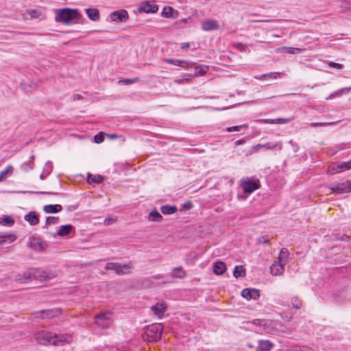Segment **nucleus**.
I'll use <instances>...</instances> for the list:
<instances>
[{"mask_svg": "<svg viewBox=\"0 0 351 351\" xmlns=\"http://www.w3.org/2000/svg\"><path fill=\"white\" fill-rule=\"evenodd\" d=\"M35 340L41 345L51 344L55 346H62L71 341L72 337L67 334H53L45 330L38 331L34 334Z\"/></svg>", "mask_w": 351, "mask_h": 351, "instance_id": "nucleus-1", "label": "nucleus"}, {"mask_svg": "<svg viewBox=\"0 0 351 351\" xmlns=\"http://www.w3.org/2000/svg\"><path fill=\"white\" fill-rule=\"evenodd\" d=\"M82 15L75 9L63 8L58 10L56 14V21L64 24L70 23L74 20H79Z\"/></svg>", "mask_w": 351, "mask_h": 351, "instance_id": "nucleus-2", "label": "nucleus"}, {"mask_svg": "<svg viewBox=\"0 0 351 351\" xmlns=\"http://www.w3.org/2000/svg\"><path fill=\"white\" fill-rule=\"evenodd\" d=\"M163 326L160 323L153 324L147 326L143 338L149 342H154L158 341L162 334Z\"/></svg>", "mask_w": 351, "mask_h": 351, "instance_id": "nucleus-3", "label": "nucleus"}, {"mask_svg": "<svg viewBox=\"0 0 351 351\" xmlns=\"http://www.w3.org/2000/svg\"><path fill=\"white\" fill-rule=\"evenodd\" d=\"M33 280L43 282H48L57 276V273L51 270H43L40 269H32Z\"/></svg>", "mask_w": 351, "mask_h": 351, "instance_id": "nucleus-4", "label": "nucleus"}, {"mask_svg": "<svg viewBox=\"0 0 351 351\" xmlns=\"http://www.w3.org/2000/svg\"><path fill=\"white\" fill-rule=\"evenodd\" d=\"M95 324L101 328H108L113 322L112 313H101L95 317Z\"/></svg>", "mask_w": 351, "mask_h": 351, "instance_id": "nucleus-5", "label": "nucleus"}, {"mask_svg": "<svg viewBox=\"0 0 351 351\" xmlns=\"http://www.w3.org/2000/svg\"><path fill=\"white\" fill-rule=\"evenodd\" d=\"M258 181H254L250 178H246L241 180V186L245 193H252L259 187Z\"/></svg>", "mask_w": 351, "mask_h": 351, "instance_id": "nucleus-6", "label": "nucleus"}, {"mask_svg": "<svg viewBox=\"0 0 351 351\" xmlns=\"http://www.w3.org/2000/svg\"><path fill=\"white\" fill-rule=\"evenodd\" d=\"M330 189L337 194H343L351 191V182L346 180L343 182L332 184Z\"/></svg>", "mask_w": 351, "mask_h": 351, "instance_id": "nucleus-7", "label": "nucleus"}, {"mask_svg": "<svg viewBox=\"0 0 351 351\" xmlns=\"http://www.w3.org/2000/svg\"><path fill=\"white\" fill-rule=\"evenodd\" d=\"M131 267L129 265H122L118 263H108L105 266L106 270H113L118 274H124L128 271Z\"/></svg>", "mask_w": 351, "mask_h": 351, "instance_id": "nucleus-8", "label": "nucleus"}, {"mask_svg": "<svg viewBox=\"0 0 351 351\" xmlns=\"http://www.w3.org/2000/svg\"><path fill=\"white\" fill-rule=\"evenodd\" d=\"M32 280V269L24 271L23 274H18L14 277V281L21 284H25Z\"/></svg>", "mask_w": 351, "mask_h": 351, "instance_id": "nucleus-9", "label": "nucleus"}, {"mask_svg": "<svg viewBox=\"0 0 351 351\" xmlns=\"http://www.w3.org/2000/svg\"><path fill=\"white\" fill-rule=\"evenodd\" d=\"M158 7L155 3H152L148 1H143L138 7V10L140 12L145 13H155L158 11Z\"/></svg>", "mask_w": 351, "mask_h": 351, "instance_id": "nucleus-10", "label": "nucleus"}, {"mask_svg": "<svg viewBox=\"0 0 351 351\" xmlns=\"http://www.w3.org/2000/svg\"><path fill=\"white\" fill-rule=\"evenodd\" d=\"M128 13L125 10L114 11L110 14V19L114 22H123L128 19Z\"/></svg>", "mask_w": 351, "mask_h": 351, "instance_id": "nucleus-11", "label": "nucleus"}, {"mask_svg": "<svg viewBox=\"0 0 351 351\" xmlns=\"http://www.w3.org/2000/svg\"><path fill=\"white\" fill-rule=\"evenodd\" d=\"M241 295L247 300H256L259 298L260 293L258 289L247 288L241 291Z\"/></svg>", "mask_w": 351, "mask_h": 351, "instance_id": "nucleus-12", "label": "nucleus"}, {"mask_svg": "<svg viewBox=\"0 0 351 351\" xmlns=\"http://www.w3.org/2000/svg\"><path fill=\"white\" fill-rule=\"evenodd\" d=\"M286 263L280 262L279 261H275L270 267L271 273L272 275L278 276L283 274L285 271V265Z\"/></svg>", "mask_w": 351, "mask_h": 351, "instance_id": "nucleus-13", "label": "nucleus"}, {"mask_svg": "<svg viewBox=\"0 0 351 351\" xmlns=\"http://www.w3.org/2000/svg\"><path fill=\"white\" fill-rule=\"evenodd\" d=\"M167 308V304L164 302H158L152 306V311L159 318H161Z\"/></svg>", "mask_w": 351, "mask_h": 351, "instance_id": "nucleus-14", "label": "nucleus"}, {"mask_svg": "<svg viewBox=\"0 0 351 351\" xmlns=\"http://www.w3.org/2000/svg\"><path fill=\"white\" fill-rule=\"evenodd\" d=\"M189 68H193L195 69V76H202L207 73L208 71V66L204 64L196 65L195 63L189 62Z\"/></svg>", "mask_w": 351, "mask_h": 351, "instance_id": "nucleus-15", "label": "nucleus"}, {"mask_svg": "<svg viewBox=\"0 0 351 351\" xmlns=\"http://www.w3.org/2000/svg\"><path fill=\"white\" fill-rule=\"evenodd\" d=\"M202 28L204 31L215 30L219 28V25L215 20H208L202 23Z\"/></svg>", "mask_w": 351, "mask_h": 351, "instance_id": "nucleus-16", "label": "nucleus"}, {"mask_svg": "<svg viewBox=\"0 0 351 351\" xmlns=\"http://www.w3.org/2000/svg\"><path fill=\"white\" fill-rule=\"evenodd\" d=\"M351 168V160L348 162H343L339 164H334L329 167V171H335L339 172L342 170H347Z\"/></svg>", "mask_w": 351, "mask_h": 351, "instance_id": "nucleus-17", "label": "nucleus"}, {"mask_svg": "<svg viewBox=\"0 0 351 351\" xmlns=\"http://www.w3.org/2000/svg\"><path fill=\"white\" fill-rule=\"evenodd\" d=\"M163 61L168 64H173L176 66H179L182 68H185L186 69H189V66L190 64L189 62H187L185 60H178V59H173V58H166V59H164Z\"/></svg>", "mask_w": 351, "mask_h": 351, "instance_id": "nucleus-18", "label": "nucleus"}, {"mask_svg": "<svg viewBox=\"0 0 351 351\" xmlns=\"http://www.w3.org/2000/svg\"><path fill=\"white\" fill-rule=\"evenodd\" d=\"M46 246V243L38 238L32 237L29 242V247L43 250Z\"/></svg>", "mask_w": 351, "mask_h": 351, "instance_id": "nucleus-19", "label": "nucleus"}, {"mask_svg": "<svg viewBox=\"0 0 351 351\" xmlns=\"http://www.w3.org/2000/svg\"><path fill=\"white\" fill-rule=\"evenodd\" d=\"M14 171V167L12 165H8L5 169L0 172V182L5 180V179L10 177Z\"/></svg>", "mask_w": 351, "mask_h": 351, "instance_id": "nucleus-20", "label": "nucleus"}, {"mask_svg": "<svg viewBox=\"0 0 351 351\" xmlns=\"http://www.w3.org/2000/svg\"><path fill=\"white\" fill-rule=\"evenodd\" d=\"M273 347V344L268 340H261L258 341V346L256 351H269Z\"/></svg>", "mask_w": 351, "mask_h": 351, "instance_id": "nucleus-21", "label": "nucleus"}, {"mask_svg": "<svg viewBox=\"0 0 351 351\" xmlns=\"http://www.w3.org/2000/svg\"><path fill=\"white\" fill-rule=\"evenodd\" d=\"M62 209V208L60 204H54V205L49 204V205L45 206L43 208V210L46 213H56L61 211Z\"/></svg>", "mask_w": 351, "mask_h": 351, "instance_id": "nucleus-22", "label": "nucleus"}, {"mask_svg": "<svg viewBox=\"0 0 351 351\" xmlns=\"http://www.w3.org/2000/svg\"><path fill=\"white\" fill-rule=\"evenodd\" d=\"M86 13L88 17L93 21H96L99 19V12L96 8L86 9Z\"/></svg>", "mask_w": 351, "mask_h": 351, "instance_id": "nucleus-23", "label": "nucleus"}, {"mask_svg": "<svg viewBox=\"0 0 351 351\" xmlns=\"http://www.w3.org/2000/svg\"><path fill=\"white\" fill-rule=\"evenodd\" d=\"M25 219L29 222L32 226H34L38 223L39 219L35 212H30L25 216Z\"/></svg>", "mask_w": 351, "mask_h": 351, "instance_id": "nucleus-24", "label": "nucleus"}, {"mask_svg": "<svg viewBox=\"0 0 351 351\" xmlns=\"http://www.w3.org/2000/svg\"><path fill=\"white\" fill-rule=\"evenodd\" d=\"M226 269V266L223 262H217L213 266V271L217 275H221Z\"/></svg>", "mask_w": 351, "mask_h": 351, "instance_id": "nucleus-25", "label": "nucleus"}, {"mask_svg": "<svg viewBox=\"0 0 351 351\" xmlns=\"http://www.w3.org/2000/svg\"><path fill=\"white\" fill-rule=\"evenodd\" d=\"M73 227L71 225H64L60 227L59 230L54 235L66 236L69 234Z\"/></svg>", "mask_w": 351, "mask_h": 351, "instance_id": "nucleus-26", "label": "nucleus"}, {"mask_svg": "<svg viewBox=\"0 0 351 351\" xmlns=\"http://www.w3.org/2000/svg\"><path fill=\"white\" fill-rule=\"evenodd\" d=\"M0 224L4 226L11 227L14 224V220L8 215H4L0 218Z\"/></svg>", "mask_w": 351, "mask_h": 351, "instance_id": "nucleus-27", "label": "nucleus"}, {"mask_svg": "<svg viewBox=\"0 0 351 351\" xmlns=\"http://www.w3.org/2000/svg\"><path fill=\"white\" fill-rule=\"evenodd\" d=\"M280 73L271 72L269 73L256 75L254 77L257 80H267V79H277L279 77Z\"/></svg>", "mask_w": 351, "mask_h": 351, "instance_id": "nucleus-28", "label": "nucleus"}, {"mask_svg": "<svg viewBox=\"0 0 351 351\" xmlns=\"http://www.w3.org/2000/svg\"><path fill=\"white\" fill-rule=\"evenodd\" d=\"M17 237L14 233L10 234H5L0 236V239L1 241V243H10L13 241H14L16 239Z\"/></svg>", "mask_w": 351, "mask_h": 351, "instance_id": "nucleus-29", "label": "nucleus"}, {"mask_svg": "<svg viewBox=\"0 0 351 351\" xmlns=\"http://www.w3.org/2000/svg\"><path fill=\"white\" fill-rule=\"evenodd\" d=\"M160 210L163 215H171L175 213L178 208L176 206L165 205L160 208Z\"/></svg>", "mask_w": 351, "mask_h": 351, "instance_id": "nucleus-30", "label": "nucleus"}, {"mask_svg": "<svg viewBox=\"0 0 351 351\" xmlns=\"http://www.w3.org/2000/svg\"><path fill=\"white\" fill-rule=\"evenodd\" d=\"M104 180V178L99 174L93 175L91 173H88V182L89 183H96L99 184Z\"/></svg>", "mask_w": 351, "mask_h": 351, "instance_id": "nucleus-31", "label": "nucleus"}, {"mask_svg": "<svg viewBox=\"0 0 351 351\" xmlns=\"http://www.w3.org/2000/svg\"><path fill=\"white\" fill-rule=\"evenodd\" d=\"M351 90V88H341L332 94H330L328 97H326V99H331L336 97H339L342 95L344 93H348Z\"/></svg>", "mask_w": 351, "mask_h": 351, "instance_id": "nucleus-32", "label": "nucleus"}, {"mask_svg": "<svg viewBox=\"0 0 351 351\" xmlns=\"http://www.w3.org/2000/svg\"><path fill=\"white\" fill-rule=\"evenodd\" d=\"M288 255H289V251L287 248L283 247L281 249L280 252L278 256V261L280 262H282L284 263H286L288 262Z\"/></svg>", "mask_w": 351, "mask_h": 351, "instance_id": "nucleus-33", "label": "nucleus"}, {"mask_svg": "<svg viewBox=\"0 0 351 351\" xmlns=\"http://www.w3.org/2000/svg\"><path fill=\"white\" fill-rule=\"evenodd\" d=\"M278 51L280 52H285L289 53H295L297 52H300L302 51L300 48L290 47H282L278 49Z\"/></svg>", "mask_w": 351, "mask_h": 351, "instance_id": "nucleus-34", "label": "nucleus"}, {"mask_svg": "<svg viewBox=\"0 0 351 351\" xmlns=\"http://www.w3.org/2000/svg\"><path fill=\"white\" fill-rule=\"evenodd\" d=\"M184 276L185 272L181 267H176L173 270L172 276L173 278H182L184 277Z\"/></svg>", "mask_w": 351, "mask_h": 351, "instance_id": "nucleus-35", "label": "nucleus"}, {"mask_svg": "<svg viewBox=\"0 0 351 351\" xmlns=\"http://www.w3.org/2000/svg\"><path fill=\"white\" fill-rule=\"evenodd\" d=\"M234 276L236 278L245 276V269L243 266H236L233 272Z\"/></svg>", "mask_w": 351, "mask_h": 351, "instance_id": "nucleus-36", "label": "nucleus"}, {"mask_svg": "<svg viewBox=\"0 0 351 351\" xmlns=\"http://www.w3.org/2000/svg\"><path fill=\"white\" fill-rule=\"evenodd\" d=\"M289 120H290L289 119H282V118H278L276 119H263L261 121L265 123H284L288 122Z\"/></svg>", "mask_w": 351, "mask_h": 351, "instance_id": "nucleus-37", "label": "nucleus"}, {"mask_svg": "<svg viewBox=\"0 0 351 351\" xmlns=\"http://www.w3.org/2000/svg\"><path fill=\"white\" fill-rule=\"evenodd\" d=\"M149 217H152V221H158L162 219V215L156 210H154L149 213Z\"/></svg>", "mask_w": 351, "mask_h": 351, "instance_id": "nucleus-38", "label": "nucleus"}, {"mask_svg": "<svg viewBox=\"0 0 351 351\" xmlns=\"http://www.w3.org/2000/svg\"><path fill=\"white\" fill-rule=\"evenodd\" d=\"M173 12H174V10L171 7L168 6V7H165L163 8L162 14L165 17L169 18V17L172 16Z\"/></svg>", "mask_w": 351, "mask_h": 351, "instance_id": "nucleus-39", "label": "nucleus"}, {"mask_svg": "<svg viewBox=\"0 0 351 351\" xmlns=\"http://www.w3.org/2000/svg\"><path fill=\"white\" fill-rule=\"evenodd\" d=\"M291 304L293 308L299 309L302 306V301L297 297H293L291 299Z\"/></svg>", "mask_w": 351, "mask_h": 351, "instance_id": "nucleus-40", "label": "nucleus"}, {"mask_svg": "<svg viewBox=\"0 0 351 351\" xmlns=\"http://www.w3.org/2000/svg\"><path fill=\"white\" fill-rule=\"evenodd\" d=\"M337 122H313L311 123L312 127H318V126H326L330 125H335Z\"/></svg>", "mask_w": 351, "mask_h": 351, "instance_id": "nucleus-41", "label": "nucleus"}, {"mask_svg": "<svg viewBox=\"0 0 351 351\" xmlns=\"http://www.w3.org/2000/svg\"><path fill=\"white\" fill-rule=\"evenodd\" d=\"M52 169L53 167L51 162H47L45 165L43 172L44 173H46V176H48L52 171Z\"/></svg>", "mask_w": 351, "mask_h": 351, "instance_id": "nucleus-42", "label": "nucleus"}, {"mask_svg": "<svg viewBox=\"0 0 351 351\" xmlns=\"http://www.w3.org/2000/svg\"><path fill=\"white\" fill-rule=\"evenodd\" d=\"M59 219L56 217H48L46 219V225L56 224L58 223Z\"/></svg>", "mask_w": 351, "mask_h": 351, "instance_id": "nucleus-43", "label": "nucleus"}, {"mask_svg": "<svg viewBox=\"0 0 351 351\" xmlns=\"http://www.w3.org/2000/svg\"><path fill=\"white\" fill-rule=\"evenodd\" d=\"M104 133L101 132L96 134L94 137L95 142L97 143H101L104 141Z\"/></svg>", "mask_w": 351, "mask_h": 351, "instance_id": "nucleus-44", "label": "nucleus"}, {"mask_svg": "<svg viewBox=\"0 0 351 351\" xmlns=\"http://www.w3.org/2000/svg\"><path fill=\"white\" fill-rule=\"evenodd\" d=\"M138 80H139V79L138 77H135V78H133V79H123V80H119V84L124 83V84H133V83L138 82Z\"/></svg>", "mask_w": 351, "mask_h": 351, "instance_id": "nucleus-45", "label": "nucleus"}, {"mask_svg": "<svg viewBox=\"0 0 351 351\" xmlns=\"http://www.w3.org/2000/svg\"><path fill=\"white\" fill-rule=\"evenodd\" d=\"M341 7L346 10H351V1H343L341 2Z\"/></svg>", "mask_w": 351, "mask_h": 351, "instance_id": "nucleus-46", "label": "nucleus"}, {"mask_svg": "<svg viewBox=\"0 0 351 351\" xmlns=\"http://www.w3.org/2000/svg\"><path fill=\"white\" fill-rule=\"evenodd\" d=\"M43 317V318H50L53 317L56 315V314L53 313V311L48 310V311H42Z\"/></svg>", "mask_w": 351, "mask_h": 351, "instance_id": "nucleus-47", "label": "nucleus"}, {"mask_svg": "<svg viewBox=\"0 0 351 351\" xmlns=\"http://www.w3.org/2000/svg\"><path fill=\"white\" fill-rule=\"evenodd\" d=\"M277 143H273L271 142H268L265 144H262L263 148H265L266 149H274L277 147Z\"/></svg>", "mask_w": 351, "mask_h": 351, "instance_id": "nucleus-48", "label": "nucleus"}, {"mask_svg": "<svg viewBox=\"0 0 351 351\" xmlns=\"http://www.w3.org/2000/svg\"><path fill=\"white\" fill-rule=\"evenodd\" d=\"M193 206V203L191 202V201H186V202H184L182 205V210H189L190 209H191Z\"/></svg>", "mask_w": 351, "mask_h": 351, "instance_id": "nucleus-49", "label": "nucleus"}, {"mask_svg": "<svg viewBox=\"0 0 351 351\" xmlns=\"http://www.w3.org/2000/svg\"><path fill=\"white\" fill-rule=\"evenodd\" d=\"M289 351H313V350L308 347L302 346V347H300V348H298V347L292 348L291 349L289 350Z\"/></svg>", "mask_w": 351, "mask_h": 351, "instance_id": "nucleus-50", "label": "nucleus"}, {"mask_svg": "<svg viewBox=\"0 0 351 351\" xmlns=\"http://www.w3.org/2000/svg\"><path fill=\"white\" fill-rule=\"evenodd\" d=\"M246 127L245 125H238V126H233V127H230V128H227V131L228 132H235V131H240L243 128H245Z\"/></svg>", "mask_w": 351, "mask_h": 351, "instance_id": "nucleus-51", "label": "nucleus"}, {"mask_svg": "<svg viewBox=\"0 0 351 351\" xmlns=\"http://www.w3.org/2000/svg\"><path fill=\"white\" fill-rule=\"evenodd\" d=\"M22 167L24 170L32 169L34 168V162L30 160L28 162L23 165Z\"/></svg>", "mask_w": 351, "mask_h": 351, "instance_id": "nucleus-52", "label": "nucleus"}, {"mask_svg": "<svg viewBox=\"0 0 351 351\" xmlns=\"http://www.w3.org/2000/svg\"><path fill=\"white\" fill-rule=\"evenodd\" d=\"M28 14L32 18H38L40 14V13L36 10H31L28 12Z\"/></svg>", "mask_w": 351, "mask_h": 351, "instance_id": "nucleus-53", "label": "nucleus"}, {"mask_svg": "<svg viewBox=\"0 0 351 351\" xmlns=\"http://www.w3.org/2000/svg\"><path fill=\"white\" fill-rule=\"evenodd\" d=\"M252 324L255 326H265V320L263 319H254L252 322Z\"/></svg>", "mask_w": 351, "mask_h": 351, "instance_id": "nucleus-54", "label": "nucleus"}, {"mask_svg": "<svg viewBox=\"0 0 351 351\" xmlns=\"http://www.w3.org/2000/svg\"><path fill=\"white\" fill-rule=\"evenodd\" d=\"M260 148H263L262 144H257L252 147V151L250 152L252 154V152H258Z\"/></svg>", "mask_w": 351, "mask_h": 351, "instance_id": "nucleus-55", "label": "nucleus"}, {"mask_svg": "<svg viewBox=\"0 0 351 351\" xmlns=\"http://www.w3.org/2000/svg\"><path fill=\"white\" fill-rule=\"evenodd\" d=\"M269 242V239L265 237H262L258 239V243L261 244H265Z\"/></svg>", "mask_w": 351, "mask_h": 351, "instance_id": "nucleus-56", "label": "nucleus"}, {"mask_svg": "<svg viewBox=\"0 0 351 351\" xmlns=\"http://www.w3.org/2000/svg\"><path fill=\"white\" fill-rule=\"evenodd\" d=\"M114 221V219H113L112 218H106L104 220V224L106 226H110V225L112 224V223Z\"/></svg>", "mask_w": 351, "mask_h": 351, "instance_id": "nucleus-57", "label": "nucleus"}, {"mask_svg": "<svg viewBox=\"0 0 351 351\" xmlns=\"http://www.w3.org/2000/svg\"><path fill=\"white\" fill-rule=\"evenodd\" d=\"M329 65L332 67L337 68V69H341L342 68V64L335 62H330Z\"/></svg>", "mask_w": 351, "mask_h": 351, "instance_id": "nucleus-58", "label": "nucleus"}, {"mask_svg": "<svg viewBox=\"0 0 351 351\" xmlns=\"http://www.w3.org/2000/svg\"><path fill=\"white\" fill-rule=\"evenodd\" d=\"M190 47V44L189 43H184L181 45L182 49H188Z\"/></svg>", "mask_w": 351, "mask_h": 351, "instance_id": "nucleus-59", "label": "nucleus"}, {"mask_svg": "<svg viewBox=\"0 0 351 351\" xmlns=\"http://www.w3.org/2000/svg\"><path fill=\"white\" fill-rule=\"evenodd\" d=\"M245 143V141H244V140L240 139V140H238V141H237L235 142V145H236L237 146H239V145H242V144H243V143Z\"/></svg>", "mask_w": 351, "mask_h": 351, "instance_id": "nucleus-60", "label": "nucleus"}, {"mask_svg": "<svg viewBox=\"0 0 351 351\" xmlns=\"http://www.w3.org/2000/svg\"><path fill=\"white\" fill-rule=\"evenodd\" d=\"M107 136L110 138V139H114L116 138H117V135L115 134H107Z\"/></svg>", "mask_w": 351, "mask_h": 351, "instance_id": "nucleus-61", "label": "nucleus"}, {"mask_svg": "<svg viewBox=\"0 0 351 351\" xmlns=\"http://www.w3.org/2000/svg\"><path fill=\"white\" fill-rule=\"evenodd\" d=\"M47 176H46V173H44V172H43V173H41V174H40V178L41 180H45V178H46Z\"/></svg>", "mask_w": 351, "mask_h": 351, "instance_id": "nucleus-62", "label": "nucleus"}, {"mask_svg": "<svg viewBox=\"0 0 351 351\" xmlns=\"http://www.w3.org/2000/svg\"><path fill=\"white\" fill-rule=\"evenodd\" d=\"M184 80L187 81V80H188V79H183V80H180L178 81V82H179V83H180V82H182V81H184Z\"/></svg>", "mask_w": 351, "mask_h": 351, "instance_id": "nucleus-63", "label": "nucleus"}, {"mask_svg": "<svg viewBox=\"0 0 351 351\" xmlns=\"http://www.w3.org/2000/svg\"><path fill=\"white\" fill-rule=\"evenodd\" d=\"M41 193L45 194L47 193V192H42ZM49 194H53L52 193H48ZM55 195H57V193H54Z\"/></svg>", "mask_w": 351, "mask_h": 351, "instance_id": "nucleus-64", "label": "nucleus"}]
</instances>
